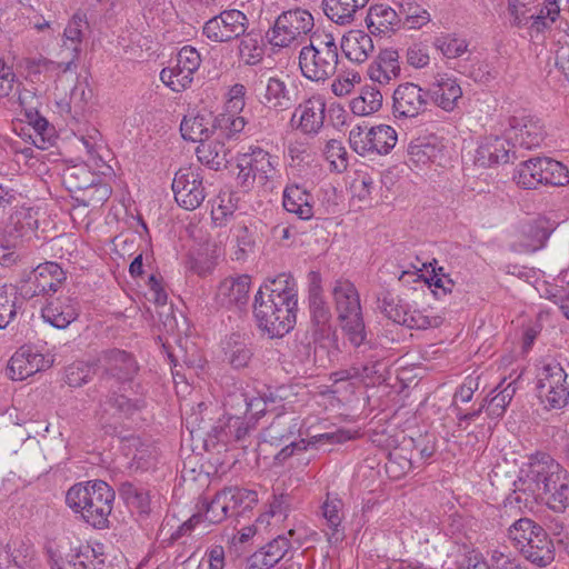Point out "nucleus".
Listing matches in <instances>:
<instances>
[{"label":"nucleus","mask_w":569,"mask_h":569,"mask_svg":"<svg viewBox=\"0 0 569 569\" xmlns=\"http://www.w3.org/2000/svg\"><path fill=\"white\" fill-rule=\"evenodd\" d=\"M298 288L295 278L280 273L263 282L254 296L253 316L269 338H282L296 325Z\"/></svg>","instance_id":"obj_1"},{"label":"nucleus","mask_w":569,"mask_h":569,"mask_svg":"<svg viewBox=\"0 0 569 569\" xmlns=\"http://www.w3.org/2000/svg\"><path fill=\"white\" fill-rule=\"evenodd\" d=\"M567 470L547 453H537L531 456L518 473L517 480L513 482V491L506 498V506L522 509H533L543 497V490L550 485H555L553 480H558Z\"/></svg>","instance_id":"obj_2"},{"label":"nucleus","mask_w":569,"mask_h":569,"mask_svg":"<svg viewBox=\"0 0 569 569\" xmlns=\"http://www.w3.org/2000/svg\"><path fill=\"white\" fill-rule=\"evenodd\" d=\"M114 501V491L102 480L73 485L66 495V503L73 512L94 528H106Z\"/></svg>","instance_id":"obj_3"},{"label":"nucleus","mask_w":569,"mask_h":569,"mask_svg":"<svg viewBox=\"0 0 569 569\" xmlns=\"http://www.w3.org/2000/svg\"><path fill=\"white\" fill-rule=\"evenodd\" d=\"M340 61L339 44L331 33L313 34L299 52V68L311 81L323 82L335 76Z\"/></svg>","instance_id":"obj_4"},{"label":"nucleus","mask_w":569,"mask_h":569,"mask_svg":"<svg viewBox=\"0 0 569 569\" xmlns=\"http://www.w3.org/2000/svg\"><path fill=\"white\" fill-rule=\"evenodd\" d=\"M508 537L523 557L538 567H546L555 559V547L546 530L529 518L515 521Z\"/></svg>","instance_id":"obj_5"},{"label":"nucleus","mask_w":569,"mask_h":569,"mask_svg":"<svg viewBox=\"0 0 569 569\" xmlns=\"http://www.w3.org/2000/svg\"><path fill=\"white\" fill-rule=\"evenodd\" d=\"M279 158L261 149L250 147L248 152L237 158V184L243 191H250L256 186L261 188H273L279 177Z\"/></svg>","instance_id":"obj_6"},{"label":"nucleus","mask_w":569,"mask_h":569,"mask_svg":"<svg viewBox=\"0 0 569 569\" xmlns=\"http://www.w3.org/2000/svg\"><path fill=\"white\" fill-rule=\"evenodd\" d=\"M315 28L312 14L301 8L280 13L266 38L272 48H289L301 44Z\"/></svg>","instance_id":"obj_7"},{"label":"nucleus","mask_w":569,"mask_h":569,"mask_svg":"<svg viewBox=\"0 0 569 569\" xmlns=\"http://www.w3.org/2000/svg\"><path fill=\"white\" fill-rule=\"evenodd\" d=\"M398 140L396 130L387 124L368 128L356 126L349 132V142L353 151L365 157L370 154H387Z\"/></svg>","instance_id":"obj_8"},{"label":"nucleus","mask_w":569,"mask_h":569,"mask_svg":"<svg viewBox=\"0 0 569 569\" xmlns=\"http://www.w3.org/2000/svg\"><path fill=\"white\" fill-rule=\"evenodd\" d=\"M96 366L101 372V385L106 388L112 387V381L118 385L130 382L139 370L134 357L117 348L102 350L97 357Z\"/></svg>","instance_id":"obj_9"},{"label":"nucleus","mask_w":569,"mask_h":569,"mask_svg":"<svg viewBox=\"0 0 569 569\" xmlns=\"http://www.w3.org/2000/svg\"><path fill=\"white\" fill-rule=\"evenodd\" d=\"M567 373L560 363L550 362L541 367L537 375V389L540 399L550 408H562L569 399Z\"/></svg>","instance_id":"obj_10"},{"label":"nucleus","mask_w":569,"mask_h":569,"mask_svg":"<svg viewBox=\"0 0 569 569\" xmlns=\"http://www.w3.org/2000/svg\"><path fill=\"white\" fill-rule=\"evenodd\" d=\"M200 64L201 57L196 48L184 46L179 50L173 64L161 70L160 79L172 91L180 92L190 87Z\"/></svg>","instance_id":"obj_11"},{"label":"nucleus","mask_w":569,"mask_h":569,"mask_svg":"<svg viewBox=\"0 0 569 569\" xmlns=\"http://www.w3.org/2000/svg\"><path fill=\"white\" fill-rule=\"evenodd\" d=\"M64 181L70 189L81 192L76 199L86 207H100L111 196V188L107 183L97 182L84 167H74L69 170L64 174Z\"/></svg>","instance_id":"obj_12"},{"label":"nucleus","mask_w":569,"mask_h":569,"mask_svg":"<svg viewBox=\"0 0 569 569\" xmlns=\"http://www.w3.org/2000/svg\"><path fill=\"white\" fill-rule=\"evenodd\" d=\"M172 191L177 203L186 210H194L206 199L203 177L199 170L182 168L176 172Z\"/></svg>","instance_id":"obj_13"},{"label":"nucleus","mask_w":569,"mask_h":569,"mask_svg":"<svg viewBox=\"0 0 569 569\" xmlns=\"http://www.w3.org/2000/svg\"><path fill=\"white\" fill-rule=\"evenodd\" d=\"M248 24L249 20L243 12L226 10L204 23L203 34L214 42H226L244 34Z\"/></svg>","instance_id":"obj_14"},{"label":"nucleus","mask_w":569,"mask_h":569,"mask_svg":"<svg viewBox=\"0 0 569 569\" xmlns=\"http://www.w3.org/2000/svg\"><path fill=\"white\" fill-rule=\"evenodd\" d=\"M392 100L395 118H416L427 109L428 93L416 83L405 82L396 88Z\"/></svg>","instance_id":"obj_15"},{"label":"nucleus","mask_w":569,"mask_h":569,"mask_svg":"<svg viewBox=\"0 0 569 569\" xmlns=\"http://www.w3.org/2000/svg\"><path fill=\"white\" fill-rule=\"evenodd\" d=\"M546 136L545 126L535 116L520 114L509 119L508 139L525 149L539 147Z\"/></svg>","instance_id":"obj_16"},{"label":"nucleus","mask_w":569,"mask_h":569,"mask_svg":"<svg viewBox=\"0 0 569 569\" xmlns=\"http://www.w3.org/2000/svg\"><path fill=\"white\" fill-rule=\"evenodd\" d=\"M224 490L218 491L212 499L201 498L197 505L198 512L183 522L178 530V535L189 533L197 525L202 521L209 523H220L229 517V507L227 503Z\"/></svg>","instance_id":"obj_17"},{"label":"nucleus","mask_w":569,"mask_h":569,"mask_svg":"<svg viewBox=\"0 0 569 569\" xmlns=\"http://www.w3.org/2000/svg\"><path fill=\"white\" fill-rule=\"evenodd\" d=\"M87 27V14L82 11H77L70 19L63 32L64 44L67 41L70 42V47L68 48L70 51L68 61L54 62L46 60L43 64L46 70L52 72H67L72 69L80 53L79 46L82 41L83 29Z\"/></svg>","instance_id":"obj_18"},{"label":"nucleus","mask_w":569,"mask_h":569,"mask_svg":"<svg viewBox=\"0 0 569 569\" xmlns=\"http://www.w3.org/2000/svg\"><path fill=\"white\" fill-rule=\"evenodd\" d=\"M326 100L321 94H315L300 103L292 120L298 118V129L303 133H317L323 126Z\"/></svg>","instance_id":"obj_19"},{"label":"nucleus","mask_w":569,"mask_h":569,"mask_svg":"<svg viewBox=\"0 0 569 569\" xmlns=\"http://www.w3.org/2000/svg\"><path fill=\"white\" fill-rule=\"evenodd\" d=\"M46 367L47 360L43 355L24 346L10 358L7 371L12 380L21 381L43 370Z\"/></svg>","instance_id":"obj_20"},{"label":"nucleus","mask_w":569,"mask_h":569,"mask_svg":"<svg viewBox=\"0 0 569 569\" xmlns=\"http://www.w3.org/2000/svg\"><path fill=\"white\" fill-rule=\"evenodd\" d=\"M41 316L52 327L66 329L79 316L78 303L69 296H59L42 307Z\"/></svg>","instance_id":"obj_21"},{"label":"nucleus","mask_w":569,"mask_h":569,"mask_svg":"<svg viewBox=\"0 0 569 569\" xmlns=\"http://www.w3.org/2000/svg\"><path fill=\"white\" fill-rule=\"evenodd\" d=\"M510 152L511 147L508 139L498 136L485 137L476 150L475 163L482 168L508 163Z\"/></svg>","instance_id":"obj_22"},{"label":"nucleus","mask_w":569,"mask_h":569,"mask_svg":"<svg viewBox=\"0 0 569 569\" xmlns=\"http://www.w3.org/2000/svg\"><path fill=\"white\" fill-rule=\"evenodd\" d=\"M66 278V272L57 262L47 261L32 270L29 282L33 287V295H48L57 292Z\"/></svg>","instance_id":"obj_23"},{"label":"nucleus","mask_w":569,"mask_h":569,"mask_svg":"<svg viewBox=\"0 0 569 569\" xmlns=\"http://www.w3.org/2000/svg\"><path fill=\"white\" fill-rule=\"evenodd\" d=\"M428 93L436 106L445 111H452L462 97V89L456 78L438 74Z\"/></svg>","instance_id":"obj_24"},{"label":"nucleus","mask_w":569,"mask_h":569,"mask_svg":"<svg viewBox=\"0 0 569 569\" xmlns=\"http://www.w3.org/2000/svg\"><path fill=\"white\" fill-rule=\"evenodd\" d=\"M251 279L247 274L223 279L217 289L216 301L222 307L241 306L249 298Z\"/></svg>","instance_id":"obj_25"},{"label":"nucleus","mask_w":569,"mask_h":569,"mask_svg":"<svg viewBox=\"0 0 569 569\" xmlns=\"http://www.w3.org/2000/svg\"><path fill=\"white\" fill-rule=\"evenodd\" d=\"M331 293L338 319L362 313L359 292L351 281L337 280Z\"/></svg>","instance_id":"obj_26"},{"label":"nucleus","mask_w":569,"mask_h":569,"mask_svg":"<svg viewBox=\"0 0 569 569\" xmlns=\"http://www.w3.org/2000/svg\"><path fill=\"white\" fill-rule=\"evenodd\" d=\"M443 158V147L436 138H419L408 146V162L416 167L441 164Z\"/></svg>","instance_id":"obj_27"},{"label":"nucleus","mask_w":569,"mask_h":569,"mask_svg":"<svg viewBox=\"0 0 569 569\" xmlns=\"http://www.w3.org/2000/svg\"><path fill=\"white\" fill-rule=\"evenodd\" d=\"M149 300L154 303L156 313L163 327V331L173 335L177 330V319L174 317L173 307L168 303L167 292L163 290L160 281L154 274L149 277Z\"/></svg>","instance_id":"obj_28"},{"label":"nucleus","mask_w":569,"mask_h":569,"mask_svg":"<svg viewBox=\"0 0 569 569\" xmlns=\"http://www.w3.org/2000/svg\"><path fill=\"white\" fill-rule=\"evenodd\" d=\"M282 206L289 213L297 216L300 220L313 218V197L299 184L287 186L283 190Z\"/></svg>","instance_id":"obj_29"},{"label":"nucleus","mask_w":569,"mask_h":569,"mask_svg":"<svg viewBox=\"0 0 569 569\" xmlns=\"http://www.w3.org/2000/svg\"><path fill=\"white\" fill-rule=\"evenodd\" d=\"M352 62L362 63L372 54L375 46L372 38L361 30H350L339 44V50Z\"/></svg>","instance_id":"obj_30"},{"label":"nucleus","mask_w":569,"mask_h":569,"mask_svg":"<svg viewBox=\"0 0 569 569\" xmlns=\"http://www.w3.org/2000/svg\"><path fill=\"white\" fill-rule=\"evenodd\" d=\"M229 152L230 150L226 146V141L212 133L203 141H200L196 149L198 160L213 170H219L227 166Z\"/></svg>","instance_id":"obj_31"},{"label":"nucleus","mask_w":569,"mask_h":569,"mask_svg":"<svg viewBox=\"0 0 569 569\" xmlns=\"http://www.w3.org/2000/svg\"><path fill=\"white\" fill-rule=\"evenodd\" d=\"M369 78L379 84H388L400 76L399 53L393 49L382 50L368 68Z\"/></svg>","instance_id":"obj_32"},{"label":"nucleus","mask_w":569,"mask_h":569,"mask_svg":"<svg viewBox=\"0 0 569 569\" xmlns=\"http://www.w3.org/2000/svg\"><path fill=\"white\" fill-rule=\"evenodd\" d=\"M556 224L546 218H539L526 226L519 242L520 252H536L546 246L547 240L555 230Z\"/></svg>","instance_id":"obj_33"},{"label":"nucleus","mask_w":569,"mask_h":569,"mask_svg":"<svg viewBox=\"0 0 569 569\" xmlns=\"http://www.w3.org/2000/svg\"><path fill=\"white\" fill-rule=\"evenodd\" d=\"M301 421L292 415H279L262 431V440L270 445L280 446L297 433H300Z\"/></svg>","instance_id":"obj_34"},{"label":"nucleus","mask_w":569,"mask_h":569,"mask_svg":"<svg viewBox=\"0 0 569 569\" xmlns=\"http://www.w3.org/2000/svg\"><path fill=\"white\" fill-rule=\"evenodd\" d=\"M124 455L130 459L129 467L133 470H148L158 459L157 448L140 438L127 439L123 446Z\"/></svg>","instance_id":"obj_35"},{"label":"nucleus","mask_w":569,"mask_h":569,"mask_svg":"<svg viewBox=\"0 0 569 569\" xmlns=\"http://www.w3.org/2000/svg\"><path fill=\"white\" fill-rule=\"evenodd\" d=\"M369 0H322L326 17L339 26L350 24Z\"/></svg>","instance_id":"obj_36"},{"label":"nucleus","mask_w":569,"mask_h":569,"mask_svg":"<svg viewBox=\"0 0 569 569\" xmlns=\"http://www.w3.org/2000/svg\"><path fill=\"white\" fill-rule=\"evenodd\" d=\"M37 228V221L28 211H17L11 214L4 228V241L11 244H21L29 239Z\"/></svg>","instance_id":"obj_37"},{"label":"nucleus","mask_w":569,"mask_h":569,"mask_svg":"<svg viewBox=\"0 0 569 569\" xmlns=\"http://www.w3.org/2000/svg\"><path fill=\"white\" fill-rule=\"evenodd\" d=\"M224 360L233 369H242L250 363L253 352L247 340L240 335H231L222 345Z\"/></svg>","instance_id":"obj_38"},{"label":"nucleus","mask_w":569,"mask_h":569,"mask_svg":"<svg viewBox=\"0 0 569 569\" xmlns=\"http://www.w3.org/2000/svg\"><path fill=\"white\" fill-rule=\"evenodd\" d=\"M366 22L372 33H388L398 24L399 16L387 4H375L369 8Z\"/></svg>","instance_id":"obj_39"},{"label":"nucleus","mask_w":569,"mask_h":569,"mask_svg":"<svg viewBox=\"0 0 569 569\" xmlns=\"http://www.w3.org/2000/svg\"><path fill=\"white\" fill-rule=\"evenodd\" d=\"M212 117L210 114H188L180 123V132L184 140L203 141L211 134Z\"/></svg>","instance_id":"obj_40"},{"label":"nucleus","mask_w":569,"mask_h":569,"mask_svg":"<svg viewBox=\"0 0 569 569\" xmlns=\"http://www.w3.org/2000/svg\"><path fill=\"white\" fill-rule=\"evenodd\" d=\"M555 485L543 490V497L539 501L546 505L555 512H563L569 507V473L563 472L558 480H553Z\"/></svg>","instance_id":"obj_41"},{"label":"nucleus","mask_w":569,"mask_h":569,"mask_svg":"<svg viewBox=\"0 0 569 569\" xmlns=\"http://www.w3.org/2000/svg\"><path fill=\"white\" fill-rule=\"evenodd\" d=\"M542 158L522 161L516 169L513 180L523 189H536L542 183Z\"/></svg>","instance_id":"obj_42"},{"label":"nucleus","mask_w":569,"mask_h":569,"mask_svg":"<svg viewBox=\"0 0 569 569\" xmlns=\"http://www.w3.org/2000/svg\"><path fill=\"white\" fill-rule=\"evenodd\" d=\"M224 419L226 420H220L218 427H214L216 431L220 428L216 437L221 441H229L230 439L242 440L254 427V423L251 422V418L248 419L247 416H228Z\"/></svg>","instance_id":"obj_43"},{"label":"nucleus","mask_w":569,"mask_h":569,"mask_svg":"<svg viewBox=\"0 0 569 569\" xmlns=\"http://www.w3.org/2000/svg\"><path fill=\"white\" fill-rule=\"evenodd\" d=\"M246 120L243 117L232 113H219L212 118L211 133L223 141L236 139L244 129Z\"/></svg>","instance_id":"obj_44"},{"label":"nucleus","mask_w":569,"mask_h":569,"mask_svg":"<svg viewBox=\"0 0 569 569\" xmlns=\"http://www.w3.org/2000/svg\"><path fill=\"white\" fill-rule=\"evenodd\" d=\"M342 507L343 503L341 499L337 497H331L330 495L327 496V499L321 506L322 517L325 518L327 526L331 530V532L327 533L328 541L330 543H335L342 540L343 535L339 529L342 521Z\"/></svg>","instance_id":"obj_45"},{"label":"nucleus","mask_w":569,"mask_h":569,"mask_svg":"<svg viewBox=\"0 0 569 569\" xmlns=\"http://www.w3.org/2000/svg\"><path fill=\"white\" fill-rule=\"evenodd\" d=\"M263 103L269 108L286 110L291 107L292 100L287 84L278 77H270L266 83Z\"/></svg>","instance_id":"obj_46"},{"label":"nucleus","mask_w":569,"mask_h":569,"mask_svg":"<svg viewBox=\"0 0 569 569\" xmlns=\"http://www.w3.org/2000/svg\"><path fill=\"white\" fill-rule=\"evenodd\" d=\"M381 106V92L370 86L363 87L360 94L350 101V109L352 113L359 117L370 116L377 112Z\"/></svg>","instance_id":"obj_47"},{"label":"nucleus","mask_w":569,"mask_h":569,"mask_svg":"<svg viewBox=\"0 0 569 569\" xmlns=\"http://www.w3.org/2000/svg\"><path fill=\"white\" fill-rule=\"evenodd\" d=\"M223 490L227 496L229 517L240 516L258 502V495L253 490L239 487H226Z\"/></svg>","instance_id":"obj_48"},{"label":"nucleus","mask_w":569,"mask_h":569,"mask_svg":"<svg viewBox=\"0 0 569 569\" xmlns=\"http://www.w3.org/2000/svg\"><path fill=\"white\" fill-rule=\"evenodd\" d=\"M26 118L27 122L34 130L33 137L31 136L33 144L42 150L52 146L54 139L53 128L50 127L48 120L37 110H27Z\"/></svg>","instance_id":"obj_49"},{"label":"nucleus","mask_w":569,"mask_h":569,"mask_svg":"<svg viewBox=\"0 0 569 569\" xmlns=\"http://www.w3.org/2000/svg\"><path fill=\"white\" fill-rule=\"evenodd\" d=\"M339 321L343 333L355 348L360 349L363 347L361 352L367 348L371 349L370 342L367 340V331L362 313L346 317L343 319H339Z\"/></svg>","instance_id":"obj_50"},{"label":"nucleus","mask_w":569,"mask_h":569,"mask_svg":"<svg viewBox=\"0 0 569 569\" xmlns=\"http://www.w3.org/2000/svg\"><path fill=\"white\" fill-rule=\"evenodd\" d=\"M379 308L382 313L396 323L406 325L410 306L392 292H383L379 298Z\"/></svg>","instance_id":"obj_51"},{"label":"nucleus","mask_w":569,"mask_h":569,"mask_svg":"<svg viewBox=\"0 0 569 569\" xmlns=\"http://www.w3.org/2000/svg\"><path fill=\"white\" fill-rule=\"evenodd\" d=\"M517 391L515 381L508 382L490 399H485L486 412L491 419L501 418Z\"/></svg>","instance_id":"obj_52"},{"label":"nucleus","mask_w":569,"mask_h":569,"mask_svg":"<svg viewBox=\"0 0 569 569\" xmlns=\"http://www.w3.org/2000/svg\"><path fill=\"white\" fill-rule=\"evenodd\" d=\"M239 43V56L248 66L258 64L264 56V47L259 34L249 32L242 34Z\"/></svg>","instance_id":"obj_53"},{"label":"nucleus","mask_w":569,"mask_h":569,"mask_svg":"<svg viewBox=\"0 0 569 569\" xmlns=\"http://www.w3.org/2000/svg\"><path fill=\"white\" fill-rule=\"evenodd\" d=\"M19 297L13 287H0V329H6L18 315Z\"/></svg>","instance_id":"obj_54"},{"label":"nucleus","mask_w":569,"mask_h":569,"mask_svg":"<svg viewBox=\"0 0 569 569\" xmlns=\"http://www.w3.org/2000/svg\"><path fill=\"white\" fill-rule=\"evenodd\" d=\"M120 495L129 507L137 509L140 513L149 512L150 496L144 488L124 482L120 487Z\"/></svg>","instance_id":"obj_55"},{"label":"nucleus","mask_w":569,"mask_h":569,"mask_svg":"<svg viewBox=\"0 0 569 569\" xmlns=\"http://www.w3.org/2000/svg\"><path fill=\"white\" fill-rule=\"evenodd\" d=\"M101 556H98L96 550L87 545L80 547L78 552L67 555L66 561L74 568L103 569L104 559Z\"/></svg>","instance_id":"obj_56"},{"label":"nucleus","mask_w":569,"mask_h":569,"mask_svg":"<svg viewBox=\"0 0 569 569\" xmlns=\"http://www.w3.org/2000/svg\"><path fill=\"white\" fill-rule=\"evenodd\" d=\"M542 183L555 187H562L569 183V170L561 162L551 158H542Z\"/></svg>","instance_id":"obj_57"},{"label":"nucleus","mask_w":569,"mask_h":569,"mask_svg":"<svg viewBox=\"0 0 569 569\" xmlns=\"http://www.w3.org/2000/svg\"><path fill=\"white\" fill-rule=\"evenodd\" d=\"M319 289L320 286L315 283L310 297V312L312 322L319 328L321 332H325L329 327L331 312L321 296L316 292V290Z\"/></svg>","instance_id":"obj_58"},{"label":"nucleus","mask_w":569,"mask_h":569,"mask_svg":"<svg viewBox=\"0 0 569 569\" xmlns=\"http://www.w3.org/2000/svg\"><path fill=\"white\" fill-rule=\"evenodd\" d=\"M400 13L405 16V24L408 29H420L430 21L427 9L410 0L400 4Z\"/></svg>","instance_id":"obj_59"},{"label":"nucleus","mask_w":569,"mask_h":569,"mask_svg":"<svg viewBox=\"0 0 569 569\" xmlns=\"http://www.w3.org/2000/svg\"><path fill=\"white\" fill-rule=\"evenodd\" d=\"M433 44L448 59L459 58L468 50L467 40L453 34L438 37Z\"/></svg>","instance_id":"obj_60"},{"label":"nucleus","mask_w":569,"mask_h":569,"mask_svg":"<svg viewBox=\"0 0 569 569\" xmlns=\"http://www.w3.org/2000/svg\"><path fill=\"white\" fill-rule=\"evenodd\" d=\"M560 10V4L557 0H545L539 13L530 17L532 19V27L538 31L549 28L559 18Z\"/></svg>","instance_id":"obj_61"},{"label":"nucleus","mask_w":569,"mask_h":569,"mask_svg":"<svg viewBox=\"0 0 569 569\" xmlns=\"http://www.w3.org/2000/svg\"><path fill=\"white\" fill-rule=\"evenodd\" d=\"M323 153L333 170L341 172L347 168V151L340 140H329Z\"/></svg>","instance_id":"obj_62"},{"label":"nucleus","mask_w":569,"mask_h":569,"mask_svg":"<svg viewBox=\"0 0 569 569\" xmlns=\"http://www.w3.org/2000/svg\"><path fill=\"white\" fill-rule=\"evenodd\" d=\"M408 321H406V327L410 329L423 330L428 328L438 327L442 319L439 316L429 315L426 310H418L409 308V312L407 315Z\"/></svg>","instance_id":"obj_63"},{"label":"nucleus","mask_w":569,"mask_h":569,"mask_svg":"<svg viewBox=\"0 0 569 569\" xmlns=\"http://www.w3.org/2000/svg\"><path fill=\"white\" fill-rule=\"evenodd\" d=\"M80 142L84 147L89 159L96 161L101 160L100 150L103 148L102 136L98 129L89 127L79 137Z\"/></svg>","instance_id":"obj_64"}]
</instances>
